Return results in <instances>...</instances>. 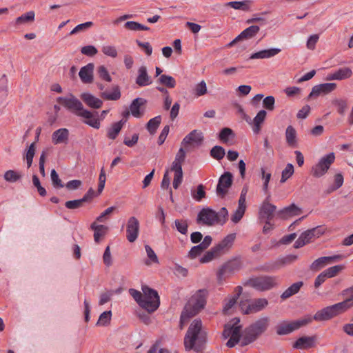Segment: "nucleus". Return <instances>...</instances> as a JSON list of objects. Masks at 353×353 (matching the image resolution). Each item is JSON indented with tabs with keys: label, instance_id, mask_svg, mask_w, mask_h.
I'll return each mask as SVG.
<instances>
[{
	"label": "nucleus",
	"instance_id": "9",
	"mask_svg": "<svg viewBox=\"0 0 353 353\" xmlns=\"http://www.w3.org/2000/svg\"><path fill=\"white\" fill-rule=\"evenodd\" d=\"M57 101L76 116H78L79 112L83 110V105L81 101L72 94L68 97H59Z\"/></svg>",
	"mask_w": 353,
	"mask_h": 353
},
{
	"label": "nucleus",
	"instance_id": "41",
	"mask_svg": "<svg viewBox=\"0 0 353 353\" xmlns=\"http://www.w3.org/2000/svg\"><path fill=\"white\" fill-rule=\"evenodd\" d=\"M221 254L218 250V249L214 246L210 250L206 252L205 254L200 259V262L202 263H208Z\"/></svg>",
	"mask_w": 353,
	"mask_h": 353
},
{
	"label": "nucleus",
	"instance_id": "18",
	"mask_svg": "<svg viewBox=\"0 0 353 353\" xmlns=\"http://www.w3.org/2000/svg\"><path fill=\"white\" fill-rule=\"evenodd\" d=\"M200 311L199 308L188 301L181 314L180 328L183 329L184 323H187L192 317L196 316Z\"/></svg>",
	"mask_w": 353,
	"mask_h": 353
},
{
	"label": "nucleus",
	"instance_id": "62",
	"mask_svg": "<svg viewBox=\"0 0 353 353\" xmlns=\"http://www.w3.org/2000/svg\"><path fill=\"white\" fill-rule=\"evenodd\" d=\"M93 26V23L92 21H87L83 23H81L77 25L73 30L70 32V35H72L77 34L80 32L85 31Z\"/></svg>",
	"mask_w": 353,
	"mask_h": 353
},
{
	"label": "nucleus",
	"instance_id": "57",
	"mask_svg": "<svg viewBox=\"0 0 353 353\" xmlns=\"http://www.w3.org/2000/svg\"><path fill=\"white\" fill-rule=\"evenodd\" d=\"M344 268L345 266L343 265H337L326 269L324 272L328 278H332L336 276Z\"/></svg>",
	"mask_w": 353,
	"mask_h": 353
},
{
	"label": "nucleus",
	"instance_id": "48",
	"mask_svg": "<svg viewBox=\"0 0 353 353\" xmlns=\"http://www.w3.org/2000/svg\"><path fill=\"white\" fill-rule=\"evenodd\" d=\"M227 6H230L235 10L248 11L250 9V1H230L226 3Z\"/></svg>",
	"mask_w": 353,
	"mask_h": 353
},
{
	"label": "nucleus",
	"instance_id": "44",
	"mask_svg": "<svg viewBox=\"0 0 353 353\" xmlns=\"http://www.w3.org/2000/svg\"><path fill=\"white\" fill-rule=\"evenodd\" d=\"M158 82L168 88H174L176 84L174 78L167 74H161L158 79Z\"/></svg>",
	"mask_w": 353,
	"mask_h": 353
},
{
	"label": "nucleus",
	"instance_id": "22",
	"mask_svg": "<svg viewBox=\"0 0 353 353\" xmlns=\"http://www.w3.org/2000/svg\"><path fill=\"white\" fill-rule=\"evenodd\" d=\"M81 99L90 108L99 109L103 105V101L89 92H83L80 95Z\"/></svg>",
	"mask_w": 353,
	"mask_h": 353
},
{
	"label": "nucleus",
	"instance_id": "35",
	"mask_svg": "<svg viewBox=\"0 0 353 353\" xmlns=\"http://www.w3.org/2000/svg\"><path fill=\"white\" fill-rule=\"evenodd\" d=\"M303 285V281H298L292 284L288 288H287L281 295V298L283 300H285L290 296L297 294L300 290L301 288Z\"/></svg>",
	"mask_w": 353,
	"mask_h": 353
},
{
	"label": "nucleus",
	"instance_id": "32",
	"mask_svg": "<svg viewBox=\"0 0 353 353\" xmlns=\"http://www.w3.org/2000/svg\"><path fill=\"white\" fill-rule=\"evenodd\" d=\"M270 196H267V198L263 201L261 206L259 209V217L264 215H270L272 214H274L276 207V205L270 203Z\"/></svg>",
	"mask_w": 353,
	"mask_h": 353
},
{
	"label": "nucleus",
	"instance_id": "21",
	"mask_svg": "<svg viewBox=\"0 0 353 353\" xmlns=\"http://www.w3.org/2000/svg\"><path fill=\"white\" fill-rule=\"evenodd\" d=\"M302 213V210L296 204L292 203L277 212V215L282 219H288L290 217L298 216Z\"/></svg>",
	"mask_w": 353,
	"mask_h": 353
},
{
	"label": "nucleus",
	"instance_id": "49",
	"mask_svg": "<svg viewBox=\"0 0 353 353\" xmlns=\"http://www.w3.org/2000/svg\"><path fill=\"white\" fill-rule=\"evenodd\" d=\"M210 154L213 159L220 161L224 157L225 151L222 146L215 145L210 150Z\"/></svg>",
	"mask_w": 353,
	"mask_h": 353
},
{
	"label": "nucleus",
	"instance_id": "26",
	"mask_svg": "<svg viewBox=\"0 0 353 353\" xmlns=\"http://www.w3.org/2000/svg\"><path fill=\"white\" fill-rule=\"evenodd\" d=\"M151 77L148 75L147 68L142 65L138 70V75L136 78V83L140 87L149 85L152 83Z\"/></svg>",
	"mask_w": 353,
	"mask_h": 353
},
{
	"label": "nucleus",
	"instance_id": "50",
	"mask_svg": "<svg viewBox=\"0 0 353 353\" xmlns=\"http://www.w3.org/2000/svg\"><path fill=\"white\" fill-rule=\"evenodd\" d=\"M129 293L137 304L143 309V305H147L145 302H143V293L133 288L129 290Z\"/></svg>",
	"mask_w": 353,
	"mask_h": 353
},
{
	"label": "nucleus",
	"instance_id": "38",
	"mask_svg": "<svg viewBox=\"0 0 353 353\" xmlns=\"http://www.w3.org/2000/svg\"><path fill=\"white\" fill-rule=\"evenodd\" d=\"M279 259L276 261H271L265 263V264L257 267L256 270L265 272H273L281 268Z\"/></svg>",
	"mask_w": 353,
	"mask_h": 353
},
{
	"label": "nucleus",
	"instance_id": "23",
	"mask_svg": "<svg viewBox=\"0 0 353 353\" xmlns=\"http://www.w3.org/2000/svg\"><path fill=\"white\" fill-rule=\"evenodd\" d=\"M146 103L147 100L143 98L138 97L134 99L130 105L132 115L136 118L141 117L144 114V110H141V107L145 105Z\"/></svg>",
	"mask_w": 353,
	"mask_h": 353
},
{
	"label": "nucleus",
	"instance_id": "54",
	"mask_svg": "<svg viewBox=\"0 0 353 353\" xmlns=\"http://www.w3.org/2000/svg\"><path fill=\"white\" fill-rule=\"evenodd\" d=\"M4 179L10 183H14L21 178V175L12 170H8L4 174Z\"/></svg>",
	"mask_w": 353,
	"mask_h": 353
},
{
	"label": "nucleus",
	"instance_id": "2",
	"mask_svg": "<svg viewBox=\"0 0 353 353\" xmlns=\"http://www.w3.org/2000/svg\"><path fill=\"white\" fill-rule=\"evenodd\" d=\"M270 323L268 316L262 317L245 328L243 332V338L241 341L242 347L254 342L263 333H264Z\"/></svg>",
	"mask_w": 353,
	"mask_h": 353
},
{
	"label": "nucleus",
	"instance_id": "4",
	"mask_svg": "<svg viewBox=\"0 0 353 353\" xmlns=\"http://www.w3.org/2000/svg\"><path fill=\"white\" fill-rule=\"evenodd\" d=\"M141 290L143 293V302L147 304L143 305V310L148 314L155 312L160 305L158 292L146 285H142Z\"/></svg>",
	"mask_w": 353,
	"mask_h": 353
},
{
	"label": "nucleus",
	"instance_id": "12",
	"mask_svg": "<svg viewBox=\"0 0 353 353\" xmlns=\"http://www.w3.org/2000/svg\"><path fill=\"white\" fill-rule=\"evenodd\" d=\"M196 221L208 226L218 224L216 212L209 208H203L197 215Z\"/></svg>",
	"mask_w": 353,
	"mask_h": 353
},
{
	"label": "nucleus",
	"instance_id": "25",
	"mask_svg": "<svg viewBox=\"0 0 353 353\" xmlns=\"http://www.w3.org/2000/svg\"><path fill=\"white\" fill-rule=\"evenodd\" d=\"M315 340V336H302L294 343L292 347L299 350L309 349L314 346Z\"/></svg>",
	"mask_w": 353,
	"mask_h": 353
},
{
	"label": "nucleus",
	"instance_id": "20",
	"mask_svg": "<svg viewBox=\"0 0 353 353\" xmlns=\"http://www.w3.org/2000/svg\"><path fill=\"white\" fill-rule=\"evenodd\" d=\"M352 75V70L348 67L341 68L337 70L327 74L326 81L338 80L341 81L349 79Z\"/></svg>",
	"mask_w": 353,
	"mask_h": 353
},
{
	"label": "nucleus",
	"instance_id": "56",
	"mask_svg": "<svg viewBox=\"0 0 353 353\" xmlns=\"http://www.w3.org/2000/svg\"><path fill=\"white\" fill-rule=\"evenodd\" d=\"M145 251L147 253V256H148V259L150 260V261H145V264L149 265L151 264V263H159L158 257H157V254H155V252H154V250H152V248L149 245H145Z\"/></svg>",
	"mask_w": 353,
	"mask_h": 353
},
{
	"label": "nucleus",
	"instance_id": "16",
	"mask_svg": "<svg viewBox=\"0 0 353 353\" xmlns=\"http://www.w3.org/2000/svg\"><path fill=\"white\" fill-rule=\"evenodd\" d=\"M208 296V290L201 289L197 290L195 294L192 296L188 301L194 305V306L201 310L205 307L206 305Z\"/></svg>",
	"mask_w": 353,
	"mask_h": 353
},
{
	"label": "nucleus",
	"instance_id": "53",
	"mask_svg": "<svg viewBox=\"0 0 353 353\" xmlns=\"http://www.w3.org/2000/svg\"><path fill=\"white\" fill-rule=\"evenodd\" d=\"M232 321L234 322L232 325L226 324L224 326V330L222 334L224 339H228L230 336V335L232 334L234 327L238 325L237 324L240 322V320L239 318H234Z\"/></svg>",
	"mask_w": 353,
	"mask_h": 353
},
{
	"label": "nucleus",
	"instance_id": "11",
	"mask_svg": "<svg viewBox=\"0 0 353 353\" xmlns=\"http://www.w3.org/2000/svg\"><path fill=\"white\" fill-rule=\"evenodd\" d=\"M268 305V301L265 298L255 299L248 305L243 301L240 303L241 309L245 314L259 312L265 308Z\"/></svg>",
	"mask_w": 353,
	"mask_h": 353
},
{
	"label": "nucleus",
	"instance_id": "55",
	"mask_svg": "<svg viewBox=\"0 0 353 353\" xmlns=\"http://www.w3.org/2000/svg\"><path fill=\"white\" fill-rule=\"evenodd\" d=\"M35 143H32L27 150L26 159L27 161V166L28 168H30L32 165L33 158L35 154Z\"/></svg>",
	"mask_w": 353,
	"mask_h": 353
},
{
	"label": "nucleus",
	"instance_id": "5",
	"mask_svg": "<svg viewBox=\"0 0 353 353\" xmlns=\"http://www.w3.org/2000/svg\"><path fill=\"white\" fill-rule=\"evenodd\" d=\"M243 266L240 257H236L223 263L216 273L217 280L221 283L225 277L239 271Z\"/></svg>",
	"mask_w": 353,
	"mask_h": 353
},
{
	"label": "nucleus",
	"instance_id": "46",
	"mask_svg": "<svg viewBox=\"0 0 353 353\" xmlns=\"http://www.w3.org/2000/svg\"><path fill=\"white\" fill-rule=\"evenodd\" d=\"M174 168H171L170 170L174 172V180H173V188L174 189H177L179 185L181 184L183 181V170L182 168H178L175 166Z\"/></svg>",
	"mask_w": 353,
	"mask_h": 353
},
{
	"label": "nucleus",
	"instance_id": "3",
	"mask_svg": "<svg viewBox=\"0 0 353 353\" xmlns=\"http://www.w3.org/2000/svg\"><path fill=\"white\" fill-rule=\"evenodd\" d=\"M243 285L259 292H265L278 286L279 283L277 276L261 275L250 278L243 283Z\"/></svg>",
	"mask_w": 353,
	"mask_h": 353
},
{
	"label": "nucleus",
	"instance_id": "58",
	"mask_svg": "<svg viewBox=\"0 0 353 353\" xmlns=\"http://www.w3.org/2000/svg\"><path fill=\"white\" fill-rule=\"evenodd\" d=\"M294 173V166L292 163L287 164L285 169L282 171L280 182H285Z\"/></svg>",
	"mask_w": 353,
	"mask_h": 353
},
{
	"label": "nucleus",
	"instance_id": "37",
	"mask_svg": "<svg viewBox=\"0 0 353 353\" xmlns=\"http://www.w3.org/2000/svg\"><path fill=\"white\" fill-rule=\"evenodd\" d=\"M112 90L110 93L102 92L101 97L105 100L117 101L119 99L121 96L119 86L117 85L112 86Z\"/></svg>",
	"mask_w": 353,
	"mask_h": 353
},
{
	"label": "nucleus",
	"instance_id": "30",
	"mask_svg": "<svg viewBox=\"0 0 353 353\" xmlns=\"http://www.w3.org/2000/svg\"><path fill=\"white\" fill-rule=\"evenodd\" d=\"M281 52L279 48H270L268 50H263L255 53H253L250 57V59H268L272 57Z\"/></svg>",
	"mask_w": 353,
	"mask_h": 353
},
{
	"label": "nucleus",
	"instance_id": "15",
	"mask_svg": "<svg viewBox=\"0 0 353 353\" xmlns=\"http://www.w3.org/2000/svg\"><path fill=\"white\" fill-rule=\"evenodd\" d=\"M260 28L258 26H251L242 31L234 39L227 44V48H231L237 42L243 39H250L254 37L259 32Z\"/></svg>",
	"mask_w": 353,
	"mask_h": 353
},
{
	"label": "nucleus",
	"instance_id": "10",
	"mask_svg": "<svg viewBox=\"0 0 353 353\" xmlns=\"http://www.w3.org/2000/svg\"><path fill=\"white\" fill-rule=\"evenodd\" d=\"M324 233V230L321 226L307 230L303 232L295 241L294 247L295 248H300L309 243L313 239L319 237Z\"/></svg>",
	"mask_w": 353,
	"mask_h": 353
},
{
	"label": "nucleus",
	"instance_id": "14",
	"mask_svg": "<svg viewBox=\"0 0 353 353\" xmlns=\"http://www.w3.org/2000/svg\"><path fill=\"white\" fill-rule=\"evenodd\" d=\"M139 222L134 216H131L128 221L126 228V238L130 243L134 242L139 235Z\"/></svg>",
	"mask_w": 353,
	"mask_h": 353
},
{
	"label": "nucleus",
	"instance_id": "13",
	"mask_svg": "<svg viewBox=\"0 0 353 353\" xmlns=\"http://www.w3.org/2000/svg\"><path fill=\"white\" fill-rule=\"evenodd\" d=\"M233 176L231 172H225L219 178L216 186V194L223 198L228 192V189L232 186Z\"/></svg>",
	"mask_w": 353,
	"mask_h": 353
},
{
	"label": "nucleus",
	"instance_id": "1",
	"mask_svg": "<svg viewBox=\"0 0 353 353\" xmlns=\"http://www.w3.org/2000/svg\"><path fill=\"white\" fill-rule=\"evenodd\" d=\"M207 341V334L202 330L201 319H194L189 326L184 337V346L187 351L193 350L196 352H202Z\"/></svg>",
	"mask_w": 353,
	"mask_h": 353
},
{
	"label": "nucleus",
	"instance_id": "39",
	"mask_svg": "<svg viewBox=\"0 0 353 353\" xmlns=\"http://www.w3.org/2000/svg\"><path fill=\"white\" fill-rule=\"evenodd\" d=\"M267 115V112L265 110H260L256 117L254 118V128L253 131L254 133H259L261 130V124L263 123Z\"/></svg>",
	"mask_w": 353,
	"mask_h": 353
},
{
	"label": "nucleus",
	"instance_id": "51",
	"mask_svg": "<svg viewBox=\"0 0 353 353\" xmlns=\"http://www.w3.org/2000/svg\"><path fill=\"white\" fill-rule=\"evenodd\" d=\"M34 16L35 14L34 11L26 12L16 19V23L21 24L33 21L34 20Z\"/></svg>",
	"mask_w": 353,
	"mask_h": 353
},
{
	"label": "nucleus",
	"instance_id": "36",
	"mask_svg": "<svg viewBox=\"0 0 353 353\" xmlns=\"http://www.w3.org/2000/svg\"><path fill=\"white\" fill-rule=\"evenodd\" d=\"M125 123L126 119H121L118 122L114 123L111 128L108 129V137L112 140L115 139Z\"/></svg>",
	"mask_w": 353,
	"mask_h": 353
},
{
	"label": "nucleus",
	"instance_id": "43",
	"mask_svg": "<svg viewBox=\"0 0 353 353\" xmlns=\"http://www.w3.org/2000/svg\"><path fill=\"white\" fill-rule=\"evenodd\" d=\"M330 259L328 256H322L316 259L310 265V269L314 271H317L323 268L325 265L330 264Z\"/></svg>",
	"mask_w": 353,
	"mask_h": 353
},
{
	"label": "nucleus",
	"instance_id": "47",
	"mask_svg": "<svg viewBox=\"0 0 353 353\" xmlns=\"http://www.w3.org/2000/svg\"><path fill=\"white\" fill-rule=\"evenodd\" d=\"M185 157H186L185 151L184 150V149L183 148H181L175 156L174 161H173L171 168H176L175 166H176L179 168H182V165L185 161Z\"/></svg>",
	"mask_w": 353,
	"mask_h": 353
},
{
	"label": "nucleus",
	"instance_id": "29",
	"mask_svg": "<svg viewBox=\"0 0 353 353\" xmlns=\"http://www.w3.org/2000/svg\"><path fill=\"white\" fill-rule=\"evenodd\" d=\"M69 131L66 128H60L52 133V139L54 144L66 143L68 141Z\"/></svg>",
	"mask_w": 353,
	"mask_h": 353
},
{
	"label": "nucleus",
	"instance_id": "60",
	"mask_svg": "<svg viewBox=\"0 0 353 353\" xmlns=\"http://www.w3.org/2000/svg\"><path fill=\"white\" fill-rule=\"evenodd\" d=\"M84 203L85 202L81 198L80 199L68 201L65 203V206L69 210H75L82 207Z\"/></svg>",
	"mask_w": 353,
	"mask_h": 353
},
{
	"label": "nucleus",
	"instance_id": "42",
	"mask_svg": "<svg viewBox=\"0 0 353 353\" xmlns=\"http://www.w3.org/2000/svg\"><path fill=\"white\" fill-rule=\"evenodd\" d=\"M285 138L288 144L290 146H295L296 144V132L295 129L292 126L289 125L287 127L285 130Z\"/></svg>",
	"mask_w": 353,
	"mask_h": 353
},
{
	"label": "nucleus",
	"instance_id": "28",
	"mask_svg": "<svg viewBox=\"0 0 353 353\" xmlns=\"http://www.w3.org/2000/svg\"><path fill=\"white\" fill-rule=\"evenodd\" d=\"M236 238V234L232 233L227 235L220 243L215 245L221 254L225 253V251L228 250L233 245V243Z\"/></svg>",
	"mask_w": 353,
	"mask_h": 353
},
{
	"label": "nucleus",
	"instance_id": "40",
	"mask_svg": "<svg viewBox=\"0 0 353 353\" xmlns=\"http://www.w3.org/2000/svg\"><path fill=\"white\" fill-rule=\"evenodd\" d=\"M161 122V116L158 115L151 119L146 124V129L151 135L156 133L159 125Z\"/></svg>",
	"mask_w": 353,
	"mask_h": 353
},
{
	"label": "nucleus",
	"instance_id": "24",
	"mask_svg": "<svg viewBox=\"0 0 353 353\" xmlns=\"http://www.w3.org/2000/svg\"><path fill=\"white\" fill-rule=\"evenodd\" d=\"M94 63H89L82 67L79 72L81 81L84 83H90L93 81Z\"/></svg>",
	"mask_w": 353,
	"mask_h": 353
},
{
	"label": "nucleus",
	"instance_id": "59",
	"mask_svg": "<svg viewBox=\"0 0 353 353\" xmlns=\"http://www.w3.org/2000/svg\"><path fill=\"white\" fill-rule=\"evenodd\" d=\"M112 316V312L105 311L102 314H101L99 319L97 323V325H106L110 323Z\"/></svg>",
	"mask_w": 353,
	"mask_h": 353
},
{
	"label": "nucleus",
	"instance_id": "6",
	"mask_svg": "<svg viewBox=\"0 0 353 353\" xmlns=\"http://www.w3.org/2000/svg\"><path fill=\"white\" fill-rule=\"evenodd\" d=\"M312 321L310 315L304 316L303 319L292 321L290 323L283 322L276 326V334L278 335H286L293 331L299 329L301 327L306 325Z\"/></svg>",
	"mask_w": 353,
	"mask_h": 353
},
{
	"label": "nucleus",
	"instance_id": "33",
	"mask_svg": "<svg viewBox=\"0 0 353 353\" xmlns=\"http://www.w3.org/2000/svg\"><path fill=\"white\" fill-rule=\"evenodd\" d=\"M202 141V133L198 132L196 130H194L191 132H190L187 136L185 137V138L183 139L182 143L184 145H188L192 143L201 144Z\"/></svg>",
	"mask_w": 353,
	"mask_h": 353
},
{
	"label": "nucleus",
	"instance_id": "64",
	"mask_svg": "<svg viewBox=\"0 0 353 353\" xmlns=\"http://www.w3.org/2000/svg\"><path fill=\"white\" fill-rule=\"evenodd\" d=\"M228 210L223 207L219 212H216L217 223L223 225L228 220Z\"/></svg>",
	"mask_w": 353,
	"mask_h": 353
},
{
	"label": "nucleus",
	"instance_id": "19",
	"mask_svg": "<svg viewBox=\"0 0 353 353\" xmlns=\"http://www.w3.org/2000/svg\"><path fill=\"white\" fill-rule=\"evenodd\" d=\"M98 112H92L88 110L84 109L83 108V110H81L78 117H83L86 120L84 121V123L95 129H99L100 128V122L98 118Z\"/></svg>",
	"mask_w": 353,
	"mask_h": 353
},
{
	"label": "nucleus",
	"instance_id": "8",
	"mask_svg": "<svg viewBox=\"0 0 353 353\" xmlns=\"http://www.w3.org/2000/svg\"><path fill=\"white\" fill-rule=\"evenodd\" d=\"M334 160L335 154L334 152H330L323 156L318 163L312 168L311 173L312 176L317 178L323 176L334 162Z\"/></svg>",
	"mask_w": 353,
	"mask_h": 353
},
{
	"label": "nucleus",
	"instance_id": "27",
	"mask_svg": "<svg viewBox=\"0 0 353 353\" xmlns=\"http://www.w3.org/2000/svg\"><path fill=\"white\" fill-rule=\"evenodd\" d=\"M341 295L345 297V299L339 303L345 312L353 306V285L343 290Z\"/></svg>",
	"mask_w": 353,
	"mask_h": 353
},
{
	"label": "nucleus",
	"instance_id": "7",
	"mask_svg": "<svg viewBox=\"0 0 353 353\" xmlns=\"http://www.w3.org/2000/svg\"><path fill=\"white\" fill-rule=\"evenodd\" d=\"M339 303L330 306L325 307L316 312L314 316H311L312 320L316 321H325L332 319L333 317L344 312Z\"/></svg>",
	"mask_w": 353,
	"mask_h": 353
},
{
	"label": "nucleus",
	"instance_id": "17",
	"mask_svg": "<svg viewBox=\"0 0 353 353\" xmlns=\"http://www.w3.org/2000/svg\"><path fill=\"white\" fill-rule=\"evenodd\" d=\"M335 83H325L314 85L311 92L309 94L307 99H310L313 97H318L321 94H327L334 91L336 88Z\"/></svg>",
	"mask_w": 353,
	"mask_h": 353
},
{
	"label": "nucleus",
	"instance_id": "34",
	"mask_svg": "<svg viewBox=\"0 0 353 353\" xmlns=\"http://www.w3.org/2000/svg\"><path fill=\"white\" fill-rule=\"evenodd\" d=\"M241 328L242 326L240 325L234 327L232 334L230 335V339L226 343L227 347L230 348L233 347L240 341L241 336L243 337V334L241 333Z\"/></svg>",
	"mask_w": 353,
	"mask_h": 353
},
{
	"label": "nucleus",
	"instance_id": "63",
	"mask_svg": "<svg viewBox=\"0 0 353 353\" xmlns=\"http://www.w3.org/2000/svg\"><path fill=\"white\" fill-rule=\"evenodd\" d=\"M275 98L273 96H268L263 100V107L269 111L274 110Z\"/></svg>",
	"mask_w": 353,
	"mask_h": 353
},
{
	"label": "nucleus",
	"instance_id": "31",
	"mask_svg": "<svg viewBox=\"0 0 353 353\" xmlns=\"http://www.w3.org/2000/svg\"><path fill=\"white\" fill-rule=\"evenodd\" d=\"M90 229L94 230V239L96 243H99L101 238L104 236L108 230V228L104 225H97L93 222L90 225Z\"/></svg>",
	"mask_w": 353,
	"mask_h": 353
},
{
	"label": "nucleus",
	"instance_id": "45",
	"mask_svg": "<svg viewBox=\"0 0 353 353\" xmlns=\"http://www.w3.org/2000/svg\"><path fill=\"white\" fill-rule=\"evenodd\" d=\"M332 104L336 108L337 112L343 116L347 109V101L343 99H335L332 101Z\"/></svg>",
	"mask_w": 353,
	"mask_h": 353
},
{
	"label": "nucleus",
	"instance_id": "52",
	"mask_svg": "<svg viewBox=\"0 0 353 353\" xmlns=\"http://www.w3.org/2000/svg\"><path fill=\"white\" fill-rule=\"evenodd\" d=\"M343 176L341 174H336L334 176V183L332 185H331L327 190V193L330 194L343 185Z\"/></svg>",
	"mask_w": 353,
	"mask_h": 353
},
{
	"label": "nucleus",
	"instance_id": "61",
	"mask_svg": "<svg viewBox=\"0 0 353 353\" xmlns=\"http://www.w3.org/2000/svg\"><path fill=\"white\" fill-rule=\"evenodd\" d=\"M176 230L182 234H186L188 232V224L187 220L176 219L174 221Z\"/></svg>",
	"mask_w": 353,
	"mask_h": 353
}]
</instances>
